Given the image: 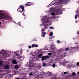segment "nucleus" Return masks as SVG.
<instances>
[{"instance_id":"12","label":"nucleus","mask_w":79,"mask_h":79,"mask_svg":"<svg viewBox=\"0 0 79 79\" xmlns=\"http://www.w3.org/2000/svg\"><path fill=\"white\" fill-rule=\"evenodd\" d=\"M54 4H56V3L54 2V1H52L50 4V6H52V5H53Z\"/></svg>"},{"instance_id":"42","label":"nucleus","mask_w":79,"mask_h":79,"mask_svg":"<svg viewBox=\"0 0 79 79\" xmlns=\"http://www.w3.org/2000/svg\"><path fill=\"white\" fill-rule=\"evenodd\" d=\"M77 74L79 75V72L77 73Z\"/></svg>"},{"instance_id":"44","label":"nucleus","mask_w":79,"mask_h":79,"mask_svg":"<svg viewBox=\"0 0 79 79\" xmlns=\"http://www.w3.org/2000/svg\"><path fill=\"white\" fill-rule=\"evenodd\" d=\"M0 25H1V23H0Z\"/></svg>"},{"instance_id":"26","label":"nucleus","mask_w":79,"mask_h":79,"mask_svg":"<svg viewBox=\"0 0 79 79\" xmlns=\"http://www.w3.org/2000/svg\"><path fill=\"white\" fill-rule=\"evenodd\" d=\"M43 66H46V64L45 63H43Z\"/></svg>"},{"instance_id":"45","label":"nucleus","mask_w":79,"mask_h":79,"mask_svg":"<svg viewBox=\"0 0 79 79\" xmlns=\"http://www.w3.org/2000/svg\"><path fill=\"white\" fill-rule=\"evenodd\" d=\"M50 74H51V72H50Z\"/></svg>"},{"instance_id":"16","label":"nucleus","mask_w":79,"mask_h":79,"mask_svg":"<svg viewBox=\"0 0 79 79\" xmlns=\"http://www.w3.org/2000/svg\"><path fill=\"white\" fill-rule=\"evenodd\" d=\"M69 50V47L66 48L65 49V51Z\"/></svg>"},{"instance_id":"9","label":"nucleus","mask_w":79,"mask_h":79,"mask_svg":"<svg viewBox=\"0 0 79 79\" xmlns=\"http://www.w3.org/2000/svg\"><path fill=\"white\" fill-rule=\"evenodd\" d=\"M12 63L13 64H17V62L15 60H14L12 61Z\"/></svg>"},{"instance_id":"13","label":"nucleus","mask_w":79,"mask_h":79,"mask_svg":"<svg viewBox=\"0 0 79 79\" xmlns=\"http://www.w3.org/2000/svg\"><path fill=\"white\" fill-rule=\"evenodd\" d=\"M42 55H43V54L42 53L40 54V55H39L38 56V58H40V57H41V56H42Z\"/></svg>"},{"instance_id":"22","label":"nucleus","mask_w":79,"mask_h":79,"mask_svg":"<svg viewBox=\"0 0 79 79\" xmlns=\"http://www.w3.org/2000/svg\"><path fill=\"white\" fill-rule=\"evenodd\" d=\"M29 76H32V75H33V74H32V73H29Z\"/></svg>"},{"instance_id":"10","label":"nucleus","mask_w":79,"mask_h":79,"mask_svg":"<svg viewBox=\"0 0 79 79\" xmlns=\"http://www.w3.org/2000/svg\"><path fill=\"white\" fill-rule=\"evenodd\" d=\"M15 69H19V65H15Z\"/></svg>"},{"instance_id":"46","label":"nucleus","mask_w":79,"mask_h":79,"mask_svg":"<svg viewBox=\"0 0 79 79\" xmlns=\"http://www.w3.org/2000/svg\"><path fill=\"white\" fill-rule=\"evenodd\" d=\"M19 26H21V25H20V24H19Z\"/></svg>"},{"instance_id":"33","label":"nucleus","mask_w":79,"mask_h":79,"mask_svg":"<svg viewBox=\"0 0 79 79\" xmlns=\"http://www.w3.org/2000/svg\"><path fill=\"white\" fill-rule=\"evenodd\" d=\"M47 7L48 8L49 7H50V4H49V5H48L47 6Z\"/></svg>"},{"instance_id":"19","label":"nucleus","mask_w":79,"mask_h":79,"mask_svg":"<svg viewBox=\"0 0 79 79\" xmlns=\"http://www.w3.org/2000/svg\"><path fill=\"white\" fill-rule=\"evenodd\" d=\"M3 63V62L2 61H0V66H2V64Z\"/></svg>"},{"instance_id":"2","label":"nucleus","mask_w":79,"mask_h":79,"mask_svg":"<svg viewBox=\"0 0 79 79\" xmlns=\"http://www.w3.org/2000/svg\"><path fill=\"white\" fill-rule=\"evenodd\" d=\"M69 2H70V0H60L57 4L62 5V4H67Z\"/></svg>"},{"instance_id":"30","label":"nucleus","mask_w":79,"mask_h":79,"mask_svg":"<svg viewBox=\"0 0 79 79\" xmlns=\"http://www.w3.org/2000/svg\"><path fill=\"white\" fill-rule=\"evenodd\" d=\"M20 75H21V76H23V75H24V73H20Z\"/></svg>"},{"instance_id":"18","label":"nucleus","mask_w":79,"mask_h":79,"mask_svg":"<svg viewBox=\"0 0 79 79\" xmlns=\"http://www.w3.org/2000/svg\"><path fill=\"white\" fill-rule=\"evenodd\" d=\"M72 74L73 76H75L76 75V73L75 72H73L72 73Z\"/></svg>"},{"instance_id":"39","label":"nucleus","mask_w":79,"mask_h":79,"mask_svg":"<svg viewBox=\"0 0 79 79\" xmlns=\"http://www.w3.org/2000/svg\"><path fill=\"white\" fill-rule=\"evenodd\" d=\"M60 13H59V12L57 13V14L58 15H60Z\"/></svg>"},{"instance_id":"27","label":"nucleus","mask_w":79,"mask_h":79,"mask_svg":"<svg viewBox=\"0 0 79 79\" xmlns=\"http://www.w3.org/2000/svg\"><path fill=\"white\" fill-rule=\"evenodd\" d=\"M35 48L38 47V45L37 44H36V45H35Z\"/></svg>"},{"instance_id":"8","label":"nucleus","mask_w":79,"mask_h":79,"mask_svg":"<svg viewBox=\"0 0 79 79\" xmlns=\"http://www.w3.org/2000/svg\"><path fill=\"white\" fill-rule=\"evenodd\" d=\"M46 34V33L43 32H42V34L41 35L42 37H45V35Z\"/></svg>"},{"instance_id":"1","label":"nucleus","mask_w":79,"mask_h":79,"mask_svg":"<svg viewBox=\"0 0 79 79\" xmlns=\"http://www.w3.org/2000/svg\"><path fill=\"white\" fill-rule=\"evenodd\" d=\"M42 20L43 21L42 26H44V28L42 29V32L45 31V29H47V27L50 25V16H44L42 18Z\"/></svg>"},{"instance_id":"7","label":"nucleus","mask_w":79,"mask_h":79,"mask_svg":"<svg viewBox=\"0 0 79 79\" xmlns=\"http://www.w3.org/2000/svg\"><path fill=\"white\" fill-rule=\"evenodd\" d=\"M9 67H10L9 65L8 64H7L4 66V68L5 69H7L9 68Z\"/></svg>"},{"instance_id":"43","label":"nucleus","mask_w":79,"mask_h":79,"mask_svg":"<svg viewBox=\"0 0 79 79\" xmlns=\"http://www.w3.org/2000/svg\"><path fill=\"white\" fill-rule=\"evenodd\" d=\"M31 69V68H29L30 70Z\"/></svg>"},{"instance_id":"20","label":"nucleus","mask_w":79,"mask_h":79,"mask_svg":"<svg viewBox=\"0 0 79 79\" xmlns=\"http://www.w3.org/2000/svg\"><path fill=\"white\" fill-rule=\"evenodd\" d=\"M57 43H58V44H60V43H61L60 41L59 40H58L57 41Z\"/></svg>"},{"instance_id":"36","label":"nucleus","mask_w":79,"mask_h":79,"mask_svg":"<svg viewBox=\"0 0 79 79\" xmlns=\"http://www.w3.org/2000/svg\"><path fill=\"white\" fill-rule=\"evenodd\" d=\"M46 74H48V75H49V74H50V72H47V73H46Z\"/></svg>"},{"instance_id":"14","label":"nucleus","mask_w":79,"mask_h":79,"mask_svg":"<svg viewBox=\"0 0 79 79\" xmlns=\"http://www.w3.org/2000/svg\"><path fill=\"white\" fill-rule=\"evenodd\" d=\"M51 47H55V45H54V44L53 43H52L51 45Z\"/></svg>"},{"instance_id":"38","label":"nucleus","mask_w":79,"mask_h":79,"mask_svg":"<svg viewBox=\"0 0 79 79\" xmlns=\"http://www.w3.org/2000/svg\"><path fill=\"white\" fill-rule=\"evenodd\" d=\"M16 79H20V78H16Z\"/></svg>"},{"instance_id":"28","label":"nucleus","mask_w":79,"mask_h":79,"mask_svg":"<svg viewBox=\"0 0 79 79\" xmlns=\"http://www.w3.org/2000/svg\"><path fill=\"white\" fill-rule=\"evenodd\" d=\"M28 48H32V47L31 46H28Z\"/></svg>"},{"instance_id":"5","label":"nucleus","mask_w":79,"mask_h":79,"mask_svg":"<svg viewBox=\"0 0 79 79\" xmlns=\"http://www.w3.org/2000/svg\"><path fill=\"white\" fill-rule=\"evenodd\" d=\"M53 33L52 32H51L50 33V39H53V38H55L54 36H53Z\"/></svg>"},{"instance_id":"35","label":"nucleus","mask_w":79,"mask_h":79,"mask_svg":"<svg viewBox=\"0 0 79 79\" xmlns=\"http://www.w3.org/2000/svg\"><path fill=\"white\" fill-rule=\"evenodd\" d=\"M2 17L0 16V19H2Z\"/></svg>"},{"instance_id":"32","label":"nucleus","mask_w":79,"mask_h":79,"mask_svg":"<svg viewBox=\"0 0 79 79\" xmlns=\"http://www.w3.org/2000/svg\"><path fill=\"white\" fill-rule=\"evenodd\" d=\"M64 74H67V72H64Z\"/></svg>"},{"instance_id":"21","label":"nucleus","mask_w":79,"mask_h":79,"mask_svg":"<svg viewBox=\"0 0 79 79\" xmlns=\"http://www.w3.org/2000/svg\"><path fill=\"white\" fill-rule=\"evenodd\" d=\"M50 61L51 62V63H53V61H54V60L53 59H51L50 60Z\"/></svg>"},{"instance_id":"40","label":"nucleus","mask_w":79,"mask_h":79,"mask_svg":"<svg viewBox=\"0 0 79 79\" xmlns=\"http://www.w3.org/2000/svg\"><path fill=\"white\" fill-rule=\"evenodd\" d=\"M64 54H65V55H64V56H66V53H64Z\"/></svg>"},{"instance_id":"23","label":"nucleus","mask_w":79,"mask_h":79,"mask_svg":"<svg viewBox=\"0 0 79 79\" xmlns=\"http://www.w3.org/2000/svg\"><path fill=\"white\" fill-rule=\"evenodd\" d=\"M77 66H79V62H77Z\"/></svg>"},{"instance_id":"41","label":"nucleus","mask_w":79,"mask_h":79,"mask_svg":"<svg viewBox=\"0 0 79 79\" xmlns=\"http://www.w3.org/2000/svg\"><path fill=\"white\" fill-rule=\"evenodd\" d=\"M48 55H49V56H50V53H48Z\"/></svg>"},{"instance_id":"6","label":"nucleus","mask_w":79,"mask_h":79,"mask_svg":"<svg viewBox=\"0 0 79 79\" xmlns=\"http://www.w3.org/2000/svg\"><path fill=\"white\" fill-rule=\"evenodd\" d=\"M34 5V3L32 2H27L25 4L26 6H31V5Z\"/></svg>"},{"instance_id":"47","label":"nucleus","mask_w":79,"mask_h":79,"mask_svg":"<svg viewBox=\"0 0 79 79\" xmlns=\"http://www.w3.org/2000/svg\"><path fill=\"white\" fill-rule=\"evenodd\" d=\"M32 56H34V55H32Z\"/></svg>"},{"instance_id":"24","label":"nucleus","mask_w":79,"mask_h":79,"mask_svg":"<svg viewBox=\"0 0 79 79\" xmlns=\"http://www.w3.org/2000/svg\"><path fill=\"white\" fill-rule=\"evenodd\" d=\"M52 67H53V68H55V64H53L52 65Z\"/></svg>"},{"instance_id":"49","label":"nucleus","mask_w":79,"mask_h":79,"mask_svg":"<svg viewBox=\"0 0 79 79\" xmlns=\"http://www.w3.org/2000/svg\"><path fill=\"white\" fill-rule=\"evenodd\" d=\"M51 8H50V10H51Z\"/></svg>"},{"instance_id":"25","label":"nucleus","mask_w":79,"mask_h":79,"mask_svg":"<svg viewBox=\"0 0 79 79\" xmlns=\"http://www.w3.org/2000/svg\"><path fill=\"white\" fill-rule=\"evenodd\" d=\"M31 46H32V47H33V48H34V47H35V44H33Z\"/></svg>"},{"instance_id":"17","label":"nucleus","mask_w":79,"mask_h":79,"mask_svg":"<svg viewBox=\"0 0 79 79\" xmlns=\"http://www.w3.org/2000/svg\"><path fill=\"white\" fill-rule=\"evenodd\" d=\"M50 29H54V27H50Z\"/></svg>"},{"instance_id":"11","label":"nucleus","mask_w":79,"mask_h":79,"mask_svg":"<svg viewBox=\"0 0 79 79\" xmlns=\"http://www.w3.org/2000/svg\"><path fill=\"white\" fill-rule=\"evenodd\" d=\"M51 52H55V49L54 48H52L51 49Z\"/></svg>"},{"instance_id":"37","label":"nucleus","mask_w":79,"mask_h":79,"mask_svg":"<svg viewBox=\"0 0 79 79\" xmlns=\"http://www.w3.org/2000/svg\"><path fill=\"white\" fill-rule=\"evenodd\" d=\"M77 34H78V35H79V31H78V32H77Z\"/></svg>"},{"instance_id":"4","label":"nucleus","mask_w":79,"mask_h":79,"mask_svg":"<svg viewBox=\"0 0 79 79\" xmlns=\"http://www.w3.org/2000/svg\"><path fill=\"white\" fill-rule=\"evenodd\" d=\"M50 57L48 56H44L41 57V60L42 61H44L47 59V58H49Z\"/></svg>"},{"instance_id":"34","label":"nucleus","mask_w":79,"mask_h":79,"mask_svg":"<svg viewBox=\"0 0 79 79\" xmlns=\"http://www.w3.org/2000/svg\"><path fill=\"white\" fill-rule=\"evenodd\" d=\"M52 53L50 52V56H51L52 55Z\"/></svg>"},{"instance_id":"3","label":"nucleus","mask_w":79,"mask_h":79,"mask_svg":"<svg viewBox=\"0 0 79 79\" xmlns=\"http://www.w3.org/2000/svg\"><path fill=\"white\" fill-rule=\"evenodd\" d=\"M24 11H25V10H24V7L23 5H20L19 7L17 9V11L18 12L22 13L23 11V13L22 14L23 15H24Z\"/></svg>"},{"instance_id":"29","label":"nucleus","mask_w":79,"mask_h":79,"mask_svg":"<svg viewBox=\"0 0 79 79\" xmlns=\"http://www.w3.org/2000/svg\"><path fill=\"white\" fill-rule=\"evenodd\" d=\"M44 50H48V49L46 48H45L44 49Z\"/></svg>"},{"instance_id":"15","label":"nucleus","mask_w":79,"mask_h":79,"mask_svg":"<svg viewBox=\"0 0 79 79\" xmlns=\"http://www.w3.org/2000/svg\"><path fill=\"white\" fill-rule=\"evenodd\" d=\"M51 15H52V16H55V13H54V12H52L51 13Z\"/></svg>"},{"instance_id":"31","label":"nucleus","mask_w":79,"mask_h":79,"mask_svg":"<svg viewBox=\"0 0 79 79\" xmlns=\"http://www.w3.org/2000/svg\"><path fill=\"white\" fill-rule=\"evenodd\" d=\"M75 19H77V15H75Z\"/></svg>"},{"instance_id":"48","label":"nucleus","mask_w":79,"mask_h":79,"mask_svg":"<svg viewBox=\"0 0 79 79\" xmlns=\"http://www.w3.org/2000/svg\"><path fill=\"white\" fill-rule=\"evenodd\" d=\"M62 6V5H61V6Z\"/></svg>"}]
</instances>
